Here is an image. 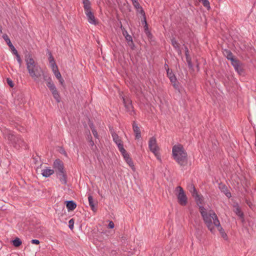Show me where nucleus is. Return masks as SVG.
Segmentation results:
<instances>
[{"label":"nucleus","instance_id":"nucleus-2","mask_svg":"<svg viewBox=\"0 0 256 256\" xmlns=\"http://www.w3.org/2000/svg\"><path fill=\"white\" fill-rule=\"evenodd\" d=\"M24 60L26 69L30 76L36 82H38L39 78L42 76L44 72L42 68L35 62L32 54L26 51L24 54Z\"/></svg>","mask_w":256,"mask_h":256},{"label":"nucleus","instance_id":"nucleus-23","mask_svg":"<svg viewBox=\"0 0 256 256\" xmlns=\"http://www.w3.org/2000/svg\"><path fill=\"white\" fill-rule=\"evenodd\" d=\"M132 2V4H133L134 7L138 10L140 9V14L144 16V12L143 10L142 7L140 6L138 1L137 0H133Z\"/></svg>","mask_w":256,"mask_h":256},{"label":"nucleus","instance_id":"nucleus-18","mask_svg":"<svg viewBox=\"0 0 256 256\" xmlns=\"http://www.w3.org/2000/svg\"><path fill=\"white\" fill-rule=\"evenodd\" d=\"M171 43L172 46L174 47L175 50L178 52V53L179 54H182V50L180 48V45L175 38H172L171 39Z\"/></svg>","mask_w":256,"mask_h":256},{"label":"nucleus","instance_id":"nucleus-16","mask_svg":"<svg viewBox=\"0 0 256 256\" xmlns=\"http://www.w3.org/2000/svg\"><path fill=\"white\" fill-rule=\"evenodd\" d=\"M88 200L89 205L90 206L92 210L94 212H96L97 209L96 206L97 205V202L94 200L93 198L91 195H88Z\"/></svg>","mask_w":256,"mask_h":256},{"label":"nucleus","instance_id":"nucleus-49","mask_svg":"<svg viewBox=\"0 0 256 256\" xmlns=\"http://www.w3.org/2000/svg\"><path fill=\"white\" fill-rule=\"evenodd\" d=\"M58 80H59V82H60V84H62V85H63L64 84V79L62 78V77H61V78H59L58 79Z\"/></svg>","mask_w":256,"mask_h":256},{"label":"nucleus","instance_id":"nucleus-5","mask_svg":"<svg viewBox=\"0 0 256 256\" xmlns=\"http://www.w3.org/2000/svg\"><path fill=\"white\" fill-rule=\"evenodd\" d=\"M176 188L178 190L177 194V198L178 203L181 206H186L188 203V198L184 190L180 186H177Z\"/></svg>","mask_w":256,"mask_h":256},{"label":"nucleus","instance_id":"nucleus-14","mask_svg":"<svg viewBox=\"0 0 256 256\" xmlns=\"http://www.w3.org/2000/svg\"><path fill=\"white\" fill-rule=\"evenodd\" d=\"M56 176L59 178L60 182L63 184H66L67 183V176L66 172H57Z\"/></svg>","mask_w":256,"mask_h":256},{"label":"nucleus","instance_id":"nucleus-20","mask_svg":"<svg viewBox=\"0 0 256 256\" xmlns=\"http://www.w3.org/2000/svg\"><path fill=\"white\" fill-rule=\"evenodd\" d=\"M234 211L237 216H240V218H244V213L241 210L240 208V207L238 204H236L234 206Z\"/></svg>","mask_w":256,"mask_h":256},{"label":"nucleus","instance_id":"nucleus-46","mask_svg":"<svg viewBox=\"0 0 256 256\" xmlns=\"http://www.w3.org/2000/svg\"><path fill=\"white\" fill-rule=\"evenodd\" d=\"M172 85L174 86V87L176 88V89H178V84H177V82H172Z\"/></svg>","mask_w":256,"mask_h":256},{"label":"nucleus","instance_id":"nucleus-38","mask_svg":"<svg viewBox=\"0 0 256 256\" xmlns=\"http://www.w3.org/2000/svg\"><path fill=\"white\" fill-rule=\"evenodd\" d=\"M90 140H89V142H89V145H90V146H92V150H94V142L92 140V136H90Z\"/></svg>","mask_w":256,"mask_h":256},{"label":"nucleus","instance_id":"nucleus-26","mask_svg":"<svg viewBox=\"0 0 256 256\" xmlns=\"http://www.w3.org/2000/svg\"><path fill=\"white\" fill-rule=\"evenodd\" d=\"M166 73H167V76L169 78L171 82H176V81H177L176 78L172 70H170V71L168 70V72Z\"/></svg>","mask_w":256,"mask_h":256},{"label":"nucleus","instance_id":"nucleus-50","mask_svg":"<svg viewBox=\"0 0 256 256\" xmlns=\"http://www.w3.org/2000/svg\"><path fill=\"white\" fill-rule=\"evenodd\" d=\"M122 34L124 37L126 36V35L128 34V32L125 30H122Z\"/></svg>","mask_w":256,"mask_h":256},{"label":"nucleus","instance_id":"nucleus-4","mask_svg":"<svg viewBox=\"0 0 256 256\" xmlns=\"http://www.w3.org/2000/svg\"><path fill=\"white\" fill-rule=\"evenodd\" d=\"M4 138L10 141L11 144L16 149L26 146L25 142L19 135L14 134L10 130L6 131L4 134Z\"/></svg>","mask_w":256,"mask_h":256},{"label":"nucleus","instance_id":"nucleus-9","mask_svg":"<svg viewBox=\"0 0 256 256\" xmlns=\"http://www.w3.org/2000/svg\"><path fill=\"white\" fill-rule=\"evenodd\" d=\"M123 100V103L124 105V107L126 111L129 112L131 115H133L134 114V108L132 105V100L128 98L122 97Z\"/></svg>","mask_w":256,"mask_h":256},{"label":"nucleus","instance_id":"nucleus-8","mask_svg":"<svg viewBox=\"0 0 256 256\" xmlns=\"http://www.w3.org/2000/svg\"><path fill=\"white\" fill-rule=\"evenodd\" d=\"M148 147L150 150L156 156H158V148L157 145L156 138L154 137H152L148 142Z\"/></svg>","mask_w":256,"mask_h":256},{"label":"nucleus","instance_id":"nucleus-43","mask_svg":"<svg viewBox=\"0 0 256 256\" xmlns=\"http://www.w3.org/2000/svg\"><path fill=\"white\" fill-rule=\"evenodd\" d=\"M114 226V223L112 221H110L108 224V227L110 228H113Z\"/></svg>","mask_w":256,"mask_h":256},{"label":"nucleus","instance_id":"nucleus-48","mask_svg":"<svg viewBox=\"0 0 256 256\" xmlns=\"http://www.w3.org/2000/svg\"><path fill=\"white\" fill-rule=\"evenodd\" d=\"M164 67L166 70V72H168V70L170 71L168 68V64L166 63L164 64Z\"/></svg>","mask_w":256,"mask_h":256},{"label":"nucleus","instance_id":"nucleus-40","mask_svg":"<svg viewBox=\"0 0 256 256\" xmlns=\"http://www.w3.org/2000/svg\"><path fill=\"white\" fill-rule=\"evenodd\" d=\"M48 60H49V62L50 63V62H52V61H54V58L52 55V54L50 52L48 51Z\"/></svg>","mask_w":256,"mask_h":256},{"label":"nucleus","instance_id":"nucleus-30","mask_svg":"<svg viewBox=\"0 0 256 256\" xmlns=\"http://www.w3.org/2000/svg\"><path fill=\"white\" fill-rule=\"evenodd\" d=\"M12 54L16 56V60L19 64L20 67L22 64V60L20 54H18L17 50H14V52H13Z\"/></svg>","mask_w":256,"mask_h":256},{"label":"nucleus","instance_id":"nucleus-29","mask_svg":"<svg viewBox=\"0 0 256 256\" xmlns=\"http://www.w3.org/2000/svg\"><path fill=\"white\" fill-rule=\"evenodd\" d=\"M188 190L190 192L192 193V196H194V195L198 194L194 186V184H190L188 186Z\"/></svg>","mask_w":256,"mask_h":256},{"label":"nucleus","instance_id":"nucleus-34","mask_svg":"<svg viewBox=\"0 0 256 256\" xmlns=\"http://www.w3.org/2000/svg\"><path fill=\"white\" fill-rule=\"evenodd\" d=\"M90 128L91 130H92V134H93L94 136L96 138H98V132H97L96 130L95 129V128L94 127L93 125L92 124V126H90Z\"/></svg>","mask_w":256,"mask_h":256},{"label":"nucleus","instance_id":"nucleus-22","mask_svg":"<svg viewBox=\"0 0 256 256\" xmlns=\"http://www.w3.org/2000/svg\"><path fill=\"white\" fill-rule=\"evenodd\" d=\"M84 12L92 10L91 4L89 0H82Z\"/></svg>","mask_w":256,"mask_h":256},{"label":"nucleus","instance_id":"nucleus-7","mask_svg":"<svg viewBox=\"0 0 256 256\" xmlns=\"http://www.w3.org/2000/svg\"><path fill=\"white\" fill-rule=\"evenodd\" d=\"M48 88L50 90L54 98L56 100L57 102H60V97L59 94V92L57 90V89L54 85V83L52 82V83L49 82L48 84L46 85Z\"/></svg>","mask_w":256,"mask_h":256},{"label":"nucleus","instance_id":"nucleus-3","mask_svg":"<svg viewBox=\"0 0 256 256\" xmlns=\"http://www.w3.org/2000/svg\"><path fill=\"white\" fill-rule=\"evenodd\" d=\"M172 154L174 159L180 166H185L188 163V154L184 146L180 144H176L172 147Z\"/></svg>","mask_w":256,"mask_h":256},{"label":"nucleus","instance_id":"nucleus-12","mask_svg":"<svg viewBox=\"0 0 256 256\" xmlns=\"http://www.w3.org/2000/svg\"><path fill=\"white\" fill-rule=\"evenodd\" d=\"M122 155L124 159L127 162V164L132 168H133L134 167V165L133 164L132 158L130 157L128 154L126 152V150L124 148H121L119 150Z\"/></svg>","mask_w":256,"mask_h":256},{"label":"nucleus","instance_id":"nucleus-35","mask_svg":"<svg viewBox=\"0 0 256 256\" xmlns=\"http://www.w3.org/2000/svg\"><path fill=\"white\" fill-rule=\"evenodd\" d=\"M52 72L57 79L61 78L62 76L60 72L58 71V68L56 70H53Z\"/></svg>","mask_w":256,"mask_h":256},{"label":"nucleus","instance_id":"nucleus-32","mask_svg":"<svg viewBox=\"0 0 256 256\" xmlns=\"http://www.w3.org/2000/svg\"><path fill=\"white\" fill-rule=\"evenodd\" d=\"M144 16V20H142V23L144 24H145L144 28H145L146 32L148 34V36H151L152 34L149 32H146V30H148V24L146 23L145 14L144 16Z\"/></svg>","mask_w":256,"mask_h":256},{"label":"nucleus","instance_id":"nucleus-51","mask_svg":"<svg viewBox=\"0 0 256 256\" xmlns=\"http://www.w3.org/2000/svg\"><path fill=\"white\" fill-rule=\"evenodd\" d=\"M90 136H88V141H89V140H90Z\"/></svg>","mask_w":256,"mask_h":256},{"label":"nucleus","instance_id":"nucleus-33","mask_svg":"<svg viewBox=\"0 0 256 256\" xmlns=\"http://www.w3.org/2000/svg\"><path fill=\"white\" fill-rule=\"evenodd\" d=\"M201 2L203 6L206 7L208 10H210V4L208 0H199Z\"/></svg>","mask_w":256,"mask_h":256},{"label":"nucleus","instance_id":"nucleus-45","mask_svg":"<svg viewBox=\"0 0 256 256\" xmlns=\"http://www.w3.org/2000/svg\"><path fill=\"white\" fill-rule=\"evenodd\" d=\"M186 62H188V66H189L190 67H192V62H191V59H190V57H188V59H186Z\"/></svg>","mask_w":256,"mask_h":256},{"label":"nucleus","instance_id":"nucleus-42","mask_svg":"<svg viewBox=\"0 0 256 256\" xmlns=\"http://www.w3.org/2000/svg\"><path fill=\"white\" fill-rule=\"evenodd\" d=\"M7 82L8 84L12 88L14 86V84H13V82L10 79V78H7Z\"/></svg>","mask_w":256,"mask_h":256},{"label":"nucleus","instance_id":"nucleus-31","mask_svg":"<svg viewBox=\"0 0 256 256\" xmlns=\"http://www.w3.org/2000/svg\"><path fill=\"white\" fill-rule=\"evenodd\" d=\"M21 240L18 238H16L14 240H12V244L16 247H18L22 244Z\"/></svg>","mask_w":256,"mask_h":256},{"label":"nucleus","instance_id":"nucleus-15","mask_svg":"<svg viewBox=\"0 0 256 256\" xmlns=\"http://www.w3.org/2000/svg\"><path fill=\"white\" fill-rule=\"evenodd\" d=\"M218 188L220 190V191L224 193L225 195L228 197V198H230L232 196L231 193L228 190L226 186L222 184H219Z\"/></svg>","mask_w":256,"mask_h":256},{"label":"nucleus","instance_id":"nucleus-44","mask_svg":"<svg viewBox=\"0 0 256 256\" xmlns=\"http://www.w3.org/2000/svg\"><path fill=\"white\" fill-rule=\"evenodd\" d=\"M31 242L32 244H38L40 242L38 240L34 239L31 240Z\"/></svg>","mask_w":256,"mask_h":256},{"label":"nucleus","instance_id":"nucleus-25","mask_svg":"<svg viewBox=\"0 0 256 256\" xmlns=\"http://www.w3.org/2000/svg\"><path fill=\"white\" fill-rule=\"evenodd\" d=\"M224 56L228 60H230L231 62L232 61V60H234L235 58H234V56L232 53L229 50H226L224 52Z\"/></svg>","mask_w":256,"mask_h":256},{"label":"nucleus","instance_id":"nucleus-24","mask_svg":"<svg viewBox=\"0 0 256 256\" xmlns=\"http://www.w3.org/2000/svg\"><path fill=\"white\" fill-rule=\"evenodd\" d=\"M3 38L4 39L5 41L6 42L7 44L9 46V47L12 50V52H14V50H16L14 46H13V44L10 42V38H8L7 35H4L3 36Z\"/></svg>","mask_w":256,"mask_h":256},{"label":"nucleus","instance_id":"nucleus-37","mask_svg":"<svg viewBox=\"0 0 256 256\" xmlns=\"http://www.w3.org/2000/svg\"><path fill=\"white\" fill-rule=\"evenodd\" d=\"M74 220L73 218L70 219L68 222V228L71 230L74 228Z\"/></svg>","mask_w":256,"mask_h":256},{"label":"nucleus","instance_id":"nucleus-41","mask_svg":"<svg viewBox=\"0 0 256 256\" xmlns=\"http://www.w3.org/2000/svg\"><path fill=\"white\" fill-rule=\"evenodd\" d=\"M185 55L186 59H188V57H190L188 53V49L186 46H185Z\"/></svg>","mask_w":256,"mask_h":256},{"label":"nucleus","instance_id":"nucleus-17","mask_svg":"<svg viewBox=\"0 0 256 256\" xmlns=\"http://www.w3.org/2000/svg\"><path fill=\"white\" fill-rule=\"evenodd\" d=\"M132 128L135 134V136L136 139H139L141 137L140 130L139 127L136 124L135 122H133Z\"/></svg>","mask_w":256,"mask_h":256},{"label":"nucleus","instance_id":"nucleus-47","mask_svg":"<svg viewBox=\"0 0 256 256\" xmlns=\"http://www.w3.org/2000/svg\"><path fill=\"white\" fill-rule=\"evenodd\" d=\"M128 43L129 46H130V48L132 49L134 48V42H133L132 40V44L131 42H128Z\"/></svg>","mask_w":256,"mask_h":256},{"label":"nucleus","instance_id":"nucleus-6","mask_svg":"<svg viewBox=\"0 0 256 256\" xmlns=\"http://www.w3.org/2000/svg\"><path fill=\"white\" fill-rule=\"evenodd\" d=\"M110 131L113 140L117 145L118 150L124 148V146L121 139L120 138L118 134H116L113 128L110 127Z\"/></svg>","mask_w":256,"mask_h":256},{"label":"nucleus","instance_id":"nucleus-1","mask_svg":"<svg viewBox=\"0 0 256 256\" xmlns=\"http://www.w3.org/2000/svg\"><path fill=\"white\" fill-rule=\"evenodd\" d=\"M199 209L204 221L208 228L212 234L215 232L214 227H216L222 236L225 238L227 236L222 227L218 218L214 212L210 211L208 212L206 208L202 206H199Z\"/></svg>","mask_w":256,"mask_h":256},{"label":"nucleus","instance_id":"nucleus-39","mask_svg":"<svg viewBox=\"0 0 256 256\" xmlns=\"http://www.w3.org/2000/svg\"><path fill=\"white\" fill-rule=\"evenodd\" d=\"M125 38L127 40L128 42H131L132 44V38L130 35V34L126 35Z\"/></svg>","mask_w":256,"mask_h":256},{"label":"nucleus","instance_id":"nucleus-13","mask_svg":"<svg viewBox=\"0 0 256 256\" xmlns=\"http://www.w3.org/2000/svg\"><path fill=\"white\" fill-rule=\"evenodd\" d=\"M85 14L90 24L96 25L98 24L94 14L92 10L86 12Z\"/></svg>","mask_w":256,"mask_h":256},{"label":"nucleus","instance_id":"nucleus-21","mask_svg":"<svg viewBox=\"0 0 256 256\" xmlns=\"http://www.w3.org/2000/svg\"><path fill=\"white\" fill-rule=\"evenodd\" d=\"M66 202V208L68 210V211H72L74 210L76 207V203L73 200H68Z\"/></svg>","mask_w":256,"mask_h":256},{"label":"nucleus","instance_id":"nucleus-10","mask_svg":"<svg viewBox=\"0 0 256 256\" xmlns=\"http://www.w3.org/2000/svg\"><path fill=\"white\" fill-rule=\"evenodd\" d=\"M53 168L54 169V172H56V174L57 172H62L65 171L64 170V163L60 159H57L54 160L53 164Z\"/></svg>","mask_w":256,"mask_h":256},{"label":"nucleus","instance_id":"nucleus-11","mask_svg":"<svg viewBox=\"0 0 256 256\" xmlns=\"http://www.w3.org/2000/svg\"><path fill=\"white\" fill-rule=\"evenodd\" d=\"M232 66H234L235 70L240 74H241L244 72V70L242 67L241 62L238 59L235 58L231 62Z\"/></svg>","mask_w":256,"mask_h":256},{"label":"nucleus","instance_id":"nucleus-27","mask_svg":"<svg viewBox=\"0 0 256 256\" xmlns=\"http://www.w3.org/2000/svg\"><path fill=\"white\" fill-rule=\"evenodd\" d=\"M194 198H195V200L196 202V204L199 205V204H202V196H200V195H199L198 194L194 195V196H193Z\"/></svg>","mask_w":256,"mask_h":256},{"label":"nucleus","instance_id":"nucleus-19","mask_svg":"<svg viewBox=\"0 0 256 256\" xmlns=\"http://www.w3.org/2000/svg\"><path fill=\"white\" fill-rule=\"evenodd\" d=\"M54 173V170L46 168L42 170V174L43 176L48 178L52 175Z\"/></svg>","mask_w":256,"mask_h":256},{"label":"nucleus","instance_id":"nucleus-36","mask_svg":"<svg viewBox=\"0 0 256 256\" xmlns=\"http://www.w3.org/2000/svg\"><path fill=\"white\" fill-rule=\"evenodd\" d=\"M50 67L52 69V70H56L57 68H58V66L55 62V60L50 62Z\"/></svg>","mask_w":256,"mask_h":256},{"label":"nucleus","instance_id":"nucleus-28","mask_svg":"<svg viewBox=\"0 0 256 256\" xmlns=\"http://www.w3.org/2000/svg\"><path fill=\"white\" fill-rule=\"evenodd\" d=\"M42 76L44 80L46 82V85L48 84L49 82L50 83L53 82L51 78L49 76L45 74L44 72H42Z\"/></svg>","mask_w":256,"mask_h":256}]
</instances>
